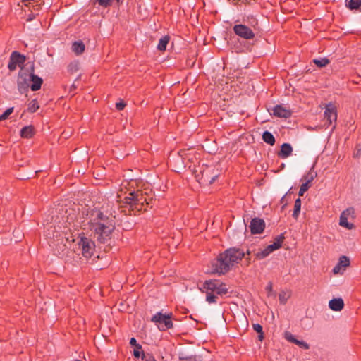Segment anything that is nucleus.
<instances>
[{"label": "nucleus", "mask_w": 361, "mask_h": 361, "mask_svg": "<svg viewBox=\"0 0 361 361\" xmlns=\"http://www.w3.org/2000/svg\"><path fill=\"white\" fill-rule=\"evenodd\" d=\"M201 291H207L212 293H216L219 295H224L228 293L226 285L215 279L207 280L204 282L202 287L200 288Z\"/></svg>", "instance_id": "5"}, {"label": "nucleus", "mask_w": 361, "mask_h": 361, "mask_svg": "<svg viewBox=\"0 0 361 361\" xmlns=\"http://www.w3.org/2000/svg\"><path fill=\"white\" fill-rule=\"evenodd\" d=\"M266 290L267 291L268 295H270L272 292V283L271 282L266 286Z\"/></svg>", "instance_id": "44"}, {"label": "nucleus", "mask_w": 361, "mask_h": 361, "mask_svg": "<svg viewBox=\"0 0 361 361\" xmlns=\"http://www.w3.org/2000/svg\"><path fill=\"white\" fill-rule=\"evenodd\" d=\"M273 114L279 118H287L291 116V111L281 105H276L273 109Z\"/></svg>", "instance_id": "14"}, {"label": "nucleus", "mask_w": 361, "mask_h": 361, "mask_svg": "<svg viewBox=\"0 0 361 361\" xmlns=\"http://www.w3.org/2000/svg\"><path fill=\"white\" fill-rule=\"evenodd\" d=\"M13 111V107L7 109L1 115H0V121L6 119Z\"/></svg>", "instance_id": "33"}, {"label": "nucleus", "mask_w": 361, "mask_h": 361, "mask_svg": "<svg viewBox=\"0 0 361 361\" xmlns=\"http://www.w3.org/2000/svg\"><path fill=\"white\" fill-rule=\"evenodd\" d=\"M169 40L170 37L169 35L162 37L159 41L158 45L157 47V49L161 51H165Z\"/></svg>", "instance_id": "21"}, {"label": "nucleus", "mask_w": 361, "mask_h": 361, "mask_svg": "<svg viewBox=\"0 0 361 361\" xmlns=\"http://www.w3.org/2000/svg\"><path fill=\"white\" fill-rule=\"evenodd\" d=\"M34 20V16L30 15L28 18L27 19V21H31Z\"/></svg>", "instance_id": "48"}, {"label": "nucleus", "mask_w": 361, "mask_h": 361, "mask_svg": "<svg viewBox=\"0 0 361 361\" xmlns=\"http://www.w3.org/2000/svg\"><path fill=\"white\" fill-rule=\"evenodd\" d=\"M125 106H126V104L123 102H117L116 104V107L119 111L123 110L124 109Z\"/></svg>", "instance_id": "42"}, {"label": "nucleus", "mask_w": 361, "mask_h": 361, "mask_svg": "<svg viewBox=\"0 0 361 361\" xmlns=\"http://www.w3.org/2000/svg\"><path fill=\"white\" fill-rule=\"evenodd\" d=\"M245 255V252L239 248L226 250L217 259L212 262V272L219 274L226 273L231 267L240 261Z\"/></svg>", "instance_id": "3"}, {"label": "nucleus", "mask_w": 361, "mask_h": 361, "mask_svg": "<svg viewBox=\"0 0 361 361\" xmlns=\"http://www.w3.org/2000/svg\"><path fill=\"white\" fill-rule=\"evenodd\" d=\"M329 307L333 311H341L344 307L343 300L341 298H334L329 302Z\"/></svg>", "instance_id": "15"}, {"label": "nucleus", "mask_w": 361, "mask_h": 361, "mask_svg": "<svg viewBox=\"0 0 361 361\" xmlns=\"http://www.w3.org/2000/svg\"><path fill=\"white\" fill-rule=\"evenodd\" d=\"M233 29L236 35L244 39H250L255 37L253 31L245 24H236Z\"/></svg>", "instance_id": "11"}, {"label": "nucleus", "mask_w": 361, "mask_h": 361, "mask_svg": "<svg viewBox=\"0 0 361 361\" xmlns=\"http://www.w3.org/2000/svg\"><path fill=\"white\" fill-rule=\"evenodd\" d=\"M130 344L133 346H135L136 347V345H138L137 343V341L135 338H131L130 340Z\"/></svg>", "instance_id": "46"}, {"label": "nucleus", "mask_w": 361, "mask_h": 361, "mask_svg": "<svg viewBox=\"0 0 361 361\" xmlns=\"http://www.w3.org/2000/svg\"><path fill=\"white\" fill-rule=\"evenodd\" d=\"M214 169L213 166H202L200 173H197L195 176L200 183L212 184L218 177V174L214 173Z\"/></svg>", "instance_id": "6"}, {"label": "nucleus", "mask_w": 361, "mask_h": 361, "mask_svg": "<svg viewBox=\"0 0 361 361\" xmlns=\"http://www.w3.org/2000/svg\"><path fill=\"white\" fill-rule=\"evenodd\" d=\"M113 2L114 0H93V4L94 6L98 5V6L104 8L110 7ZM116 3L118 5H120L123 3V0H116Z\"/></svg>", "instance_id": "18"}, {"label": "nucleus", "mask_w": 361, "mask_h": 361, "mask_svg": "<svg viewBox=\"0 0 361 361\" xmlns=\"http://www.w3.org/2000/svg\"><path fill=\"white\" fill-rule=\"evenodd\" d=\"M85 49V46L82 41H75L72 44V51L77 55L83 53Z\"/></svg>", "instance_id": "20"}, {"label": "nucleus", "mask_w": 361, "mask_h": 361, "mask_svg": "<svg viewBox=\"0 0 361 361\" xmlns=\"http://www.w3.org/2000/svg\"><path fill=\"white\" fill-rule=\"evenodd\" d=\"M324 118L328 122L329 125L332 124L333 122L336 121L337 111L336 107L332 104H326L324 113Z\"/></svg>", "instance_id": "12"}, {"label": "nucleus", "mask_w": 361, "mask_h": 361, "mask_svg": "<svg viewBox=\"0 0 361 361\" xmlns=\"http://www.w3.org/2000/svg\"><path fill=\"white\" fill-rule=\"evenodd\" d=\"M290 297V293L288 291H281L279 293V302L281 304H285L289 298Z\"/></svg>", "instance_id": "27"}, {"label": "nucleus", "mask_w": 361, "mask_h": 361, "mask_svg": "<svg viewBox=\"0 0 361 361\" xmlns=\"http://www.w3.org/2000/svg\"><path fill=\"white\" fill-rule=\"evenodd\" d=\"M286 338L288 341H290V342H291V343H294V341H296V340H297V339L295 338V336H294L293 335L290 334H286Z\"/></svg>", "instance_id": "41"}, {"label": "nucleus", "mask_w": 361, "mask_h": 361, "mask_svg": "<svg viewBox=\"0 0 361 361\" xmlns=\"http://www.w3.org/2000/svg\"><path fill=\"white\" fill-rule=\"evenodd\" d=\"M253 329L259 334L262 332V326L259 324H254Z\"/></svg>", "instance_id": "40"}, {"label": "nucleus", "mask_w": 361, "mask_h": 361, "mask_svg": "<svg viewBox=\"0 0 361 361\" xmlns=\"http://www.w3.org/2000/svg\"><path fill=\"white\" fill-rule=\"evenodd\" d=\"M72 87H73V88H75V85H72Z\"/></svg>", "instance_id": "50"}, {"label": "nucleus", "mask_w": 361, "mask_h": 361, "mask_svg": "<svg viewBox=\"0 0 361 361\" xmlns=\"http://www.w3.org/2000/svg\"><path fill=\"white\" fill-rule=\"evenodd\" d=\"M202 293H206V301L209 303V304H212V303H216L217 300V297L214 294V293H212L210 292H207V291H202Z\"/></svg>", "instance_id": "28"}, {"label": "nucleus", "mask_w": 361, "mask_h": 361, "mask_svg": "<svg viewBox=\"0 0 361 361\" xmlns=\"http://www.w3.org/2000/svg\"><path fill=\"white\" fill-rule=\"evenodd\" d=\"M272 252L269 250V247L267 246L261 251H258L255 253V256L258 259H262L269 256Z\"/></svg>", "instance_id": "24"}, {"label": "nucleus", "mask_w": 361, "mask_h": 361, "mask_svg": "<svg viewBox=\"0 0 361 361\" xmlns=\"http://www.w3.org/2000/svg\"><path fill=\"white\" fill-rule=\"evenodd\" d=\"M346 6L350 10L361 9V0L346 1Z\"/></svg>", "instance_id": "22"}, {"label": "nucleus", "mask_w": 361, "mask_h": 361, "mask_svg": "<svg viewBox=\"0 0 361 361\" xmlns=\"http://www.w3.org/2000/svg\"><path fill=\"white\" fill-rule=\"evenodd\" d=\"M42 78L35 75L33 68L31 70L21 68L19 71L17 84L20 92L30 88L32 91L39 90L42 85Z\"/></svg>", "instance_id": "4"}, {"label": "nucleus", "mask_w": 361, "mask_h": 361, "mask_svg": "<svg viewBox=\"0 0 361 361\" xmlns=\"http://www.w3.org/2000/svg\"><path fill=\"white\" fill-rule=\"evenodd\" d=\"M38 109H39L38 103H37V100H35V99L30 102V104L28 105V108H27L28 111L32 113L35 112Z\"/></svg>", "instance_id": "30"}, {"label": "nucleus", "mask_w": 361, "mask_h": 361, "mask_svg": "<svg viewBox=\"0 0 361 361\" xmlns=\"http://www.w3.org/2000/svg\"><path fill=\"white\" fill-rule=\"evenodd\" d=\"M268 246L269 247V250H271L272 252L281 247V245H279L278 243L276 244V243H273L272 244Z\"/></svg>", "instance_id": "39"}, {"label": "nucleus", "mask_w": 361, "mask_h": 361, "mask_svg": "<svg viewBox=\"0 0 361 361\" xmlns=\"http://www.w3.org/2000/svg\"><path fill=\"white\" fill-rule=\"evenodd\" d=\"M243 20V21H258V20H259V19L257 18V15H255L252 12L247 11L244 13Z\"/></svg>", "instance_id": "26"}, {"label": "nucleus", "mask_w": 361, "mask_h": 361, "mask_svg": "<svg viewBox=\"0 0 361 361\" xmlns=\"http://www.w3.org/2000/svg\"><path fill=\"white\" fill-rule=\"evenodd\" d=\"M245 1L246 2H247V1H248V0H245Z\"/></svg>", "instance_id": "51"}, {"label": "nucleus", "mask_w": 361, "mask_h": 361, "mask_svg": "<svg viewBox=\"0 0 361 361\" xmlns=\"http://www.w3.org/2000/svg\"><path fill=\"white\" fill-rule=\"evenodd\" d=\"M247 255H250V251L249 250H247Z\"/></svg>", "instance_id": "49"}, {"label": "nucleus", "mask_w": 361, "mask_h": 361, "mask_svg": "<svg viewBox=\"0 0 361 361\" xmlns=\"http://www.w3.org/2000/svg\"><path fill=\"white\" fill-rule=\"evenodd\" d=\"M284 238L285 237L283 234H281L275 238L274 243H276V244L278 243L279 245H281Z\"/></svg>", "instance_id": "37"}, {"label": "nucleus", "mask_w": 361, "mask_h": 361, "mask_svg": "<svg viewBox=\"0 0 361 361\" xmlns=\"http://www.w3.org/2000/svg\"><path fill=\"white\" fill-rule=\"evenodd\" d=\"M69 69L71 71H75L78 70V63H71L69 65Z\"/></svg>", "instance_id": "43"}, {"label": "nucleus", "mask_w": 361, "mask_h": 361, "mask_svg": "<svg viewBox=\"0 0 361 361\" xmlns=\"http://www.w3.org/2000/svg\"><path fill=\"white\" fill-rule=\"evenodd\" d=\"M87 216L89 229L94 234V237L100 243L107 241L115 228V222L113 218L104 215L98 209L88 212Z\"/></svg>", "instance_id": "2"}, {"label": "nucleus", "mask_w": 361, "mask_h": 361, "mask_svg": "<svg viewBox=\"0 0 361 361\" xmlns=\"http://www.w3.org/2000/svg\"><path fill=\"white\" fill-rule=\"evenodd\" d=\"M293 147L288 143H283L278 153V156L282 159H286L291 155Z\"/></svg>", "instance_id": "16"}, {"label": "nucleus", "mask_w": 361, "mask_h": 361, "mask_svg": "<svg viewBox=\"0 0 361 361\" xmlns=\"http://www.w3.org/2000/svg\"><path fill=\"white\" fill-rule=\"evenodd\" d=\"M35 133V129L32 126L23 127L20 130V135L23 138H30Z\"/></svg>", "instance_id": "19"}, {"label": "nucleus", "mask_w": 361, "mask_h": 361, "mask_svg": "<svg viewBox=\"0 0 361 361\" xmlns=\"http://www.w3.org/2000/svg\"><path fill=\"white\" fill-rule=\"evenodd\" d=\"M311 184H309L306 182L303 183L299 190L298 195L300 197L302 196L304 193L310 188Z\"/></svg>", "instance_id": "31"}, {"label": "nucleus", "mask_w": 361, "mask_h": 361, "mask_svg": "<svg viewBox=\"0 0 361 361\" xmlns=\"http://www.w3.org/2000/svg\"><path fill=\"white\" fill-rule=\"evenodd\" d=\"M313 62L314 64H316L318 67L322 68L326 66L329 63V60L326 58H322L319 59H314Z\"/></svg>", "instance_id": "29"}, {"label": "nucleus", "mask_w": 361, "mask_h": 361, "mask_svg": "<svg viewBox=\"0 0 361 361\" xmlns=\"http://www.w3.org/2000/svg\"><path fill=\"white\" fill-rule=\"evenodd\" d=\"M258 338L260 341H262L263 338H264V336H263V332L262 333H259V336H258Z\"/></svg>", "instance_id": "47"}, {"label": "nucleus", "mask_w": 361, "mask_h": 361, "mask_svg": "<svg viewBox=\"0 0 361 361\" xmlns=\"http://www.w3.org/2000/svg\"><path fill=\"white\" fill-rule=\"evenodd\" d=\"M262 139L266 143L274 145L275 144V138L274 135L269 131L264 132Z\"/></svg>", "instance_id": "23"}, {"label": "nucleus", "mask_w": 361, "mask_h": 361, "mask_svg": "<svg viewBox=\"0 0 361 361\" xmlns=\"http://www.w3.org/2000/svg\"><path fill=\"white\" fill-rule=\"evenodd\" d=\"M25 61V57L17 51L12 52L8 68L10 71H14L18 66L20 67Z\"/></svg>", "instance_id": "10"}, {"label": "nucleus", "mask_w": 361, "mask_h": 361, "mask_svg": "<svg viewBox=\"0 0 361 361\" xmlns=\"http://www.w3.org/2000/svg\"><path fill=\"white\" fill-rule=\"evenodd\" d=\"M315 174L313 171H309L304 177L303 179L305 180V182L311 184L312 180H314L315 177Z\"/></svg>", "instance_id": "32"}, {"label": "nucleus", "mask_w": 361, "mask_h": 361, "mask_svg": "<svg viewBox=\"0 0 361 361\" xmlns=\"http://www.w3.org/2000/svg\"><path fill=\"white\" fill-rule=\"evenodd\" d=\"M143 352L142 350V346L140 345H136L135 348L133 350V355L135 357H140L141 355H143Z\"/></svg>", "instance_id": "35"}, {"label": "nucleus", "mask_w": 361, "mask_h": 361, "mask_svg": "<svg viewBox=\"0 0 361 361\" xmlns=\"http://www.w3.org/2000/svg\"><path fill=\"white\" fill-rule=\"evenodd\" d=\"M268 246L269 247V250H271L272 252L281 247V245H279L278 243L276 244V243H273L272 244Z\"/></svg>", "instance_id": "38"}, {"label": "nucleus", "mask_w": 361, "mask_h": 361, "mask_svg": "<svg viewBox=\"0 0 361 361\" xmlns=\"http://www.w3.org/2000/svg\"><path fill=\"white\" fill-rule=\"evenodd\" d=\"M294 343L305 350H307L310 348V345L303 341H300V340L297 339L296 341H294Z\"/></svg>", "instance_id": "34"}, {"label": "nucleus", "mask_w": 361, "mask_h": 361, "mask_svg": "<svg viewBox=\"0 0 361 361\" xmlns=\"http://www.w3.org/2000/svg\"><path fill=\"white\" fill-rule=\"evenodd\" d=\"M265 228V223L263 219L259 218H254L252 219L250 228L252 234L262 233Z\"/></svg>", "instance_id": "13"}, {"label": "nucleus", "mask_w": 361, "mask_h": 361, "mask_svg": "<svg viewBox=\"0 0 361 361\" xmlns=\"http://www.w3.org/2000/svg\"><path fill=\"white\" fill-rule=\"evenodd\" d=\"M354 214V210L352 208H348L344 210L340 216L339 225L341 227L351 230L354 228L353 224L348 221V219H352Z\"/></svg>", "instance_id": "9"}, {"label": "nucleus", "mask_w": 361, "mask_h": 361, "mask_svg": "<svg viewBox=\"0 0 361 361\" xmlns=\"http://www.w3.org/2000/svg\"><path fill=\"white\" fill-rule=\"evenodd\" d=\"M126 204L137 206L139 204H149L146 195L140 190L130 192L128 196L124 198Z\"/></svg>", "instance_id": "8"}, {"label": "nucleus", "mask_w": 361, "mask_h": 361, "mask_svg": "<svg viewBox=\"0 0 361 361\" xmlns=\"http://www.w3.org/2000/svg\"><path fill=\"white\" fill-rule=\"evenodd\" d=\"M71 226V223L68 222V225L64 226L63 230L61 231H56V227L50 226L47 228L46 235L48 238L53 239L54 242L56 241L58 243L59 241L63 243L64 239L67 243L71 241L73 243L77 242L78 249L81 250L82 255L85 258H90L94 250V242L91 239L80 235L75 239L72 233Z\"/></svg>", "instance_id": "1"}, {"label": "nucleus", "mask_w": 361, "mask_h": 361, "mask_svg": "<svg viewBox=\"0 0 361 361\" xmlns=\"http://www.w3.org/2000/svg\"><path fill=\"white\" fill-rule=\"evenodd\" d=\"M301 209V200L298 198L295 201L294 210L293 213V217L295 219H298Z\"/></svg>", "instance_id": "25"}, {"label": "nucleus", "mask_w": 361, "mask_h": 361, "mask_svg": "<svg viewBox=\"0 0 361 361\" xmlns=\"http://www.w3.org/2000/svg\"><path fill=\"white\" fill-rule=\"evenodd\" d=\"M171 316V314H164L161 312H158L153 316L152 320L157 324L159 330L166 331L173 327Z\"/></svg>", "instance_id": "7"}, {"label": "nucleus", "mask_w": 361, "mask_h": 361, "mask_svg": "<svg viewBox=\"0 0 361 361\" xmlns=\"http://www.w3.org/2000/svg\"><path fill=\"white\" fill-rule=\"evenodd\" d=\"M179 156L182 159V162L184 164V160L187 159V155L183 152L179 153Z\"/></svg>", "instance_id": "45"}, {"label": "nucleus", "mask_w": 361, "mask_h": 361, "mask_svg": "<svg viewBox=\"0 0 361 361\" xmlns=\"http://www.w3.org/2000/svg\"><path fill=\"white\" fill-rule=\"evenodd\" d=\"M350 264V260L346 256L340 257L338 263L334 267L333 272L336 274L341 271V268H345Z\"/></svg>", "instance_id": "17"}, {"label": "nucleus", "mask_w": 361, "mask_h": 361, "mask_svg": "<svg viewBox=\"0 0 361 361\" xmlns=\"http://www.w3.org/2000/svg\"><path fill=\"white\" fill-rule=\"evenodd\" d=\"M142 361H156V360L149 354H143V356H142Z\"/></svg>", "instance_id": "36"}]
</instances>
